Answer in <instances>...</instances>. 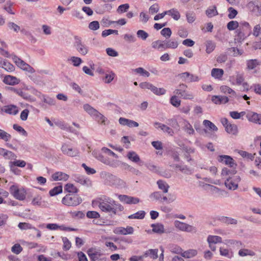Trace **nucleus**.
<instances>
[{
	"mask_svg": "<svg viewBox=\"0 0 261 261\" xmlns=\"http://www.w3.org/2000/svg\"><path fill=\"white\" fill-rule=\"evenodd\" d=\"M140 87L142 89L150 90L154 94L156 93L157 87L148 82H143L139 84Z\"/></svg>",
	"mask_w": 261,
	"mask_h": 261,
	"instance_id": "obj_30",
	"label": "nucleus"
},
{
	"mask_svg": "<svg viewBox=\"0 0 261 261\" xmlns=\"http://www.w3.org/2000/svg\"><path fill=\"white\" fill-rule=\"evenodd\" d=\"M224 71L223 69L219 68H213L212 70V75L217 79H220L223 75Z\"/></svg>",
	"mask_w": 261,
	"mask_h": 261,
	"instance_id": "obj_39",
	"label": "nucleus"
},
{
	"mask_svg": "<svg viewBox=\"0 0 261 261\" xmlns=\"http://www.w3.org/2000/svg\"><path fill=\"white\" fill-rule=\"evenodd\" d=\"M167 14L171 15L172 18L176 20H178L180 18V14L176 9H172L167 11Z\"/></svg>",
	"mask_w": 261,
	"mask_h": 261,
	"instance_id": "obj_47",
	"label": "nucleus"
},
{
	"mask_svg": "<svg viewBox=\"0 0 261 261\" xmlns=\"http://www.w3.org/2000/svg\"><path fill=\"white\" fill-rule=\"evenodd\" d=\"M206 14L208 17H212L218 15V12L216 9V7L214 6L212 7H210L206 10Z\"/></svg>",
	"mask_w": 261,
	"mask_h": 261,
	"instance_id": "obj_44",
	"label": "nucleus"
},
{
	"mask_svg": "<svg viewBox=\"0 0 261 261\" xmlns=\"http://www.w3.org/2000/svg\"><path fill=\"white\" fill-rule=\"evenodd\" d=\"M134 71L138 74H140L144 76L148 77L150 75V73L148 71L145 70L142 67H139L136 68Z\"/></svg>",
	"mask_w": 261,
	"mask_h": 261,
	"instance_id": "obj_58",
	"label": "nucleus"
},
{
	"mask_svg": "<svg viewBox=\"0 0 261 261\" xmlns=\"http://www.w3.org/2000/svg\"><path fill=\"white\" fill-rule=\"evenodd\" d=\"M224 243L234 249H239L243 246V244L241 241L235 240H225Z\"/></svg>",
	"mask_w": 261,
	"mask_h": 261,
	"instance_id": "obj_15",
	"label": "nucleus"
},
{
	"mask_svg": "<svg viewBox=\"0 0 261 261\" xmlns=\"http://www.w3.org/2000/svg\"><path fill=\"white\" fill-rule=\"evenodd\" d=\"M42 203V197L40 195H37L34 197L32 201V204L33 205L41 206Z\"/></svg>",
	"mask_w": 261,
	"mask_h": 261,
	"instance_id": "obj_56",
	"label": "nucleus"
},
{
	"mask_svg": "<svg viewBox=\"0 0 261 261\" xmlns=\"http://www.w3.org/2000/svg\"><path fill=\"white\" fill-rule=\"evenodd\" d=\"M206 53L208 54L211 53L215 48L216 44L212 41H207L205 43Z\"/></svg>",
	"mask_w": 261,
	"mask_h": 261,
	"instance_id": "obj_45",
	"label": "nucleus"
},
{
	"mask_svg": "<svg viewBox=\"0 0 261 261\" xmlns=\"http://www.w3.org/2000/svg\"><path fill=\"white\" fill-rule=\"evenodd\" d=\"M220 91L223 93L229 95L230 97H236V92L227 86H222L220 87Z\"/></svg>",
	"mask_w": 261,
	"mask_h": 261,
	"instance_id": "obj_25",
	"label": "nucleus"
},
{
	"mask_svg": "<svg viewBox=\"0 0 261 261\" xmlns=\"http://www.w3.org/2000/svg\"><path fill=\"white\" fill-rule=\"evenodd\" d=\"M12 252L16 254H19L22 251V248L19 244H15L11 248Z\"/></svg>",
	"mask_w": 261,
	"mask_h": 261,
	"instance_id": "obj_60",
	"label": "nucleus"
},
{
	"mask_svg": "<svg viewBox=\"0 0 261 261\" xmlns=\"http://www.w3.org/2000/svg\"><path fill=\"white\" fill-rule=\"evenodd\" d=\"M219 220L221 222L227 224H236L237 223V220L225 216L220 217L219 218Z\"/></svg>",
	"mask_w": 261,
	"mask_h": 261,
	"instance_id": "obj_31",
	"label": "nucleus"
},
{
	"mask_svg": "<svg viewBox=\"0 0 261 261\" xmlns=\"http://www.w3.org/2000/svg\"><path fill=\"white\" fill-rule=\"evenodd\" d=\"M246 117L250 122L261 124V114L253 112H249L246 115Z\"/></svg>",
	"mask_w": 261,
	"mask_h": 261,
	"instance_id": "obj_12",
	"label": "nucleus"
},
{
	"mask_svg": "<svg viewBox=\"0 0 261 261\" xmlns=\"http://www.w3.org/2000/svg\"><path fill=\"white\" fill-rule=\"evenodd\" d=\"M62 186H58L57 187H55L53 189L49 191V195L51 196H54L55 195H57L59 194H60L62 192Z\"/></svg>",
	"mask_w": 261,
	"mask_h": 261,
	"instance_id": "obj_49",
	"label": "nucleus"
},
{
	"mask_svg": "<svg viewBox=\"0 0 261 261\" xmlns=\"http://www.w3.org/2000/svg\"><path fill=\"white\" fill-rule=\"evenodd\" d=\"M10 192L15 198L23 200L25 198L26 191L24 189H19L16 185H12L10 188Z\"/></svg>",
	"mask_w": 261,
	"mask_h": 261,
	"instance_id": "obj_4",
	"label": "nucleus"
},
{
	"mask_svg": "<svg viewBox=\"0 0 261 261\" xmlns=\"http://www.w3.org/2000/svg\"><path fill=\"white\" fill-rule=\"evenodd\" d=\"M12 59L16 65L22 70L28 71L30 73H33L35 72V70L33 67L16 56L12 55Z\"/></svg>",
	"mask_w": 261,
	"mask_h": 261,
	"instance_id": "obj_5",
	"label": "nucleus"
},
{
	"mask_svg": "<svg viewBox=\"0 0 261 261\" xmlns=\"http://www.w3.org/2000/svg\"><path fill=\"white\" fill-rule=\"evenodd\" d=\"M119 122L122 125H127L129 127H138L139 126L138 122L123 117L119 118Z\"/></svg>",
	"mask_w": 261,
	"mask_h": 261,
	"instance_id": "obj_19",
	"label": "nucleus"
},
{
	"mask_svg": "<svg viewBox=\"0 0 261 261\" xmlns=\"http://www.w3.org/2000/svg\"><path fill=\"white\" fill-rule=\"evenodd\" d=\"M238 254L241 257H244L246 256H253L255 255V253L250 249H242L241 248L239 251Z\"/></svg>",
	"mask_w": 261,
	"mask_h": 261,
	"instance_id": "obj_29",
	"label": "nucleus"
},
{
	"mask_svg": "<svg viewBox=\"0 0 261 261\" xmlns=\"http://www.w3.org/2000/svg\"><path fill=\"white\" fill-rule=\"evenodd\" d=\"M245 31L241 27H239V28L236 30V35L234 39L236 41L241 43L246 38L247 36L244 32Z\"/></svg>",
	"mask_w": 261,
	"mask_h": 261,
	"instance_id": "obj_21",
	"label": "nucleus"
},
{
	"mask_svg": "<svg viewBox=\"0 0 261 261\" xmlns=\"http://www.w3.org/2000/svg\"><path fill=\"white\" fill-rule=\"evenodd\" d=\"M152 227L153 232L158 233L162 234L165 232L164 225L160 223L152 224L151 225Z\"/></svg>",
	"mask_w": 261,
	"mask_h": 261,
	"instance_id": "obj_28",
	"label": "nucleus"
},
{
	"mask_svg": "<svg viewBox=\"0 0 261 261\" xmlns=\"http://www.w3.org/2000/svg\"><path fill=\"white\" fill-rule=\"evenodd\" d=\"M84 109L89 114L93 117L95 116L96 114H97V111L92 107L88 104H86L84 105Z\"/></svg>",
	"mask_w": 261,
	"mask_h": 261,
	"instance_id": "obj_42",
	"label": "nucleus"
},
{
	"mask_svg": "<svg viewBox=\"0 0 261 261\" xmlns=\"http://www.w3.org/2000/svg\"><path fill=\"white\" fill-rule=\"evenodd\" d=\"M127 157L132 162L139 164L140 166L143 165V162L141 161L139 156L135 151H129L127 153Z\"/></svg>",
	"mask_w": 261,
	"mask_h": 261,
	"instance_id": "obj_17",
	"label": "nucleus"
},
{
	"mask_svg": "<svg viewBox=\"0 0 261 261\" xmlns=\"http://www.w3.org/2000/svg\"><path fill=\"white\" fill-rule=\"evenodd\" d=\"M94 117L98 123L103 125L107 124V119L98 111L97 112V114H96Z\"/></svg>",
	"mask_w": 261,
	"mask_h": 261,
	"instance_id": "obj_34",
	"label": "nucleus"
},
{
	"mask_svg": "<svg viewBox=\"0 0 261 261\" xmlns=\"http://www.w3.org/2000/svg\"><path fill=\"white\" fill-rule=\"evenodd\" d=\"M43 101L50 106H54L56 103V101L54 98H51L49 96H46L44 95L42 96Z\"/></svg>",
	"mask_w": 261,
	"mask_h": 261,
	"instance_id": "obj_57",
	"label": "nucleus"
},
{
	"mask_svg": "<svg viewBox=\"0 0 261 261\" xmlns=\"http://www.w3.org/2000/svg\"><path fill=\"white\" fill-rule=\"evenodd\" d=\"M230 79L233 80L235 79L236 80V84L240 85H241L244 81V79L243 77V75L242 74L237 73L236 77L232 76L230 77Z\"/></svg>",
	"mask_w": 261,
	"mask_h": 261,
	"instance_id": "obj_54",
	"label": "nucleus"
},
{
	"mask_svg": "<svg viewBox=\"0 0 261 261\" xmlns=\"http://www.w3.org/2000/svg\"><path fill=\"white\" fill-rule=\"evenodd\" d=\"M241 181V178L239 176L227 178L225 181V186L229 190H234L238 187V183Z\"/></svg>",
	"mask_w": 261,
	"mask_h": 261,
	"instance_id": "obj_7",
	"label": "nucleus"
},
{
	"mask_svg": "<svg viewBox=\"0 0 261 261\" xmlns=\"http://www.w3.org/2000/svg\"><path fill=\"white\" fill-rule=\"evenodd\" d=\"M52 178L55 181H66L69 178V175L62 172H57L52 175Z\"/></svg>",
	"mask_w": 261,
	"mask_h": 261,
	"instance_id": "obj_23",
	"label": "nucleus"
},
{
	"mask_svg": "<svg viewBox=\"0 0 261 261\" xmlns=\"http://www.w3.org/2000/svg\"><path fill=\"white\" fill-rule=\"evenodd\" d=\"M61 151L62 153L68 156L74 157L79 155V151L75 148L71 146L70 145L64 143L62 145Z\"/></svg>",
	"mask_w": 261,
	"mask_h": 261,
	"instance_id": "obj_6",
	"label": "nucleus"
},
{
	"mask_svg": "<svg viewBox=\"0 0 261 261\" xmlns=\"http://www.w3.org/2000/svg\"><path fill=\"white\" fill-rule=\"evenodd\" d=\"M93 154L98 160H99L101 162L103 163L104 164L108 165H110V166L113 165V164L111 163V162L109 160V159H108L107 158L104 157L100 153H98L95 151H93Z\"/></svg>",
	"mask_w": 261,
	"mask_h": 261,
	"instance_id": "obj_27",
	"label": "nucleus"
},
{
	"mask_svg": "<svg viewBox=\"0 0 261 261\" xmlns=\"http://www.w3.org/2000/svg\"><path fill=\"white\" fill-rule=\"evenodd\" d=\"M180 100H179L176 95L172 96L170 98L171 103L175 107H178L180 105Z\"/></svg>",
	"mask_w": 261,
	"mask_h": 261,
	"instance_id": "obj_59",
	"label": "nucleus"
},
{
	"mask_svg": "<svg viewBox=\"0 0 261 261\" xmlns=\"http://www.w3.org/2000/svg\"><path fill=\"white\" fill-rule=\"evenodd\" d=\"M183 129L189 135H193L195 134V130L193 128V126L189 122L186 120H184V121Z\"/></svg>",
	"mask_w": 261,
	"mask_h": 261,
	"instance_id": "obj_24",
	"label": "nucleus"
},
{
	"mask_svg": "<svg viewBox=\"0 0 261 261\" xmlns=\"http://www.w3.org/2000/svg\"><path fill=\"white\" fill-rule=\"evenodd\" d=\"M261 63L256 59L249 60L247 61V68L249 69H253Z\"/></svg>",
	"mask_w": 261,
	"mask_h": 261,
	"instance_id": "obj_40",
	"label": "nucleus"
},
{
	"mask_svg": "<svg viewBox=\"0 0 261 261\" xmlns=\"http://www.w3.org/2000/svg\"><path fill=\"white\" fill-rule=\"evenodd\" d=\"M220 254L221 255L230 258L232 256V252L227 248L223 247L220 248Z\"/></svg>",
	"mask_w": 261,
	"mask_h": 261,
	"instance_id": "obj_50",
	"label": "nucleus"
},
{
	"mask_svg": "<svg viewBox=\"0 0 261 261\" xmlns=\"http://www.w3.org/2000/svg\"><path fill=\"white\" fill-rule=\"evenodd\" d=\"M3 82L7 85H14L18 84L20 82V80L15 76L7 75L5 76Z\"/></svg>",
	"mask_w": 261,
	"mask_h": 261,
	"instance_id": "obj_20",
	"label": "nucleus"
},
{
	"mask_svg": "<svg viewBox=\"0 0 261 261\" xmlns=\"http://www.w3.org/2000/svg\"><path fill=\"white\" fill-rule=\"evenodd\" d=\"M237 173V171L234 169H232L231 170H229L227 168H224L222 170L221 175L223 177H225L230 174L234 175Z\"/></svg>",
	"mask_w": 261,
	"mask_h": 261,
	"instance_id": "obj_52",
	"label": "nucleus"
},
{
	"mask_svg": "<svg viewBox=\"0 0 261 261\" xmlns=\"http://www.w3.org/2000/svg\"><path fill=\"white\" fill-rule=\"evenodd\" d=\"M11 138V135L5 132L4 130L0 129V140H3L5 142L9 141Z\"/></svg>",
	"mask_w": 261,
	"mask_h": 261,
	"instance_id": "obj_48",
	"label": "nucleus"
},
{
	"mask_svg": "<svg viewBox=\"0 0 261 261\" xmlns=\"http://www.w3.org/2000/svg\"><path fill=\"white\" fill-rule=\"evenodd\" d=\"M82 202V199L77 195L67 194L62 198V202L68 206H75Z\"/></svg>",
	"mask_w": 261,
	"mask_h": 261,
	"instance_id": "obj_2",
	"label": "nucleus"
},
{
	"mask_svg": "<svg viewBox=\"0 0 261 261\" xmlns=\"http://www.w3.org/2000/svg\"><path fill=\"white\" fill-rule=\"evenodd\" d=\"M225 130L228 133L234 135H237L238 132L237 126L230 123L228 125H226Z\"/></svg>",
	"mask_w": 261,
	"mask_h": 261,
	"instance_id": "obj_35",
	"label": "nucleus"
},
{
	"mask_svg": "<svg viewBox=\"0 0 261 261\" xmlns=\"http://www.w3.org/2000/svg\"><path fill=\"white\" fill-rule=\"evenodd\" d=\"M219 161L234 169L237 165L234 160L228 155H222L219 156Z\"/></svg>",
	"mask_w": 261,
	"mask_h": 261,
	"instance_id": "obj_10",
	"label": "nucleus"
},
{
	"mask_svg": "<svg viewBox=\"0 0 261 261\" xmlns=\"http://www.w3.org/2000/svg\"><path fill=\"white\" fill-rule=\"evenodd\" d=\"M25 162L22 160H16L10 162V169L12 172H14V168H15V167L18 166L22 168L25 167Z\"/></svg>",
	"mask_w": 261,
	"mask_h": 261,
	"instance_id": "obj_26",
	"label": "nucleus"
},
{
	"mask_svg": "<svg viewBox=\"0 0 261 261\" xmlns=\"http://www.w3.org/2000/svg\"><path fill=\"white\" fill-rule=\"evenodd\" d=\"M197 254V251L196 250L190 249L181 253V255L185 258H189L196 256Z\"/></svg>",
	"mask_w": 261,
	"mask_h": 261,
	"instance_id": "obj_32",
	"label": "nucleus"
},
{
	"mask_svg": "<svg viewBox=\"0 0 261 261\" xmlns=\"http://www.w3.org/2000/svg\"><path fill=\"white\" fill-rule=\"evenodd\" d=\"M159 188L162 190L164 193H166L168 191L169 188V185L164 181L162 180H159L157 181Z\"/></svg>",
	"mask_w": 261,
	"mask_h": 261,
	"instance_id": "obj_37",
	"label": "nucleus"
},
{
	"mask_svg": "<svg viewBox=\"0 0 261 261\" xmlns=\"http://www.w3.org/2000/svg\"><path fill=\"white\" fill-rule=\"evenodd\" d=\"M187 86L184 84H180L173 93L185 99H192L194 97L192 93L187 90Z\"/></svg>",
	"mask_w": 261,
	"mask_h": 261,
	"instance_id": "obj_3",
	"label": "nucleus"
},
{
	"mask_svg": "<svg viewBox=\"0 0 261 261\" xmlns=\"http://www.w3.org/2000/svg\"><path fill=\"white\" fill-rule=\"evenodd\" d=\"M207 241L208 243L217 244L222 242L221 237L218 236L210 235L207 238Z\"/></svg>",
	"mask_w": 261,
	"mask_h": 261,
	"instance_id": "obj_33",
	"label": "nucleus"
},
{
	"mask_svg": "<svg viewBox=\"0 0 261 261\" xmlns=\"http://www.w3.org/2000/svg\"><path fill=\"white\" fill-rule=\"evenodd\" d=\"M2 111L7 114L13 115H16L19 112L18 107L16 106L13 105H10L4 106L2 108Z\"/></svg>",
	"mask_w": 261,
	"mask_h": 261,
	"instance_id": "obj_16",
	"label": "nucleus"
},
{
	"mask_svg": "<svg viewBox=\"0 0 261 261\" xmlns=\"http://www.w3.org/2000/svg\"><path fill=\"white\" fill-rule=\"evenodd\" d=\"M67 61H70L72 63L73 65L75 67L79 66L82 63V60L81 58L75 56L71 57L67 59Z\"/></svg>",
	"mask_w": 261,
	"mask_h": 261,
	"instance_id": "obj_41",
	"label": "nucleus"
},
{
	"mask_svg": "<svg viewBox=\"0 0 261 261\" xmlns=\"http://www.w3.org/2000/svg\"><path fill=\"white\" fill-rule=\"evenodd\" d=\"M174 226L176 228L182 231L189 232L196 231V229L195 227L178 220L175 221Z\"/></svg>",
	"mask_w": 261,
	"mask_h": 261,
	"instance_id": "obj_8",
	"label": "nucleus"
},
{
	"mask_svg": "<svg viewBox=\"0 0 261 261\" xmlns=\"http://www.w3.org/2000/svg\"><path fill=\"white\" fill-rule=\"evenodd\" d=\"M118 199L121 202L127 204H135L140 202L139 198L126 195H119Z\"/></svg>",
	"mask_w": 261,
	"mask_h": 261,
	"instance_id": "obj_9",
	"label": "nucleus"
},
{
	"mask_svg": "<svg viewBox=\"0 0 261 261\" xmlns=\"http://www.w3.org/2000/svg\"><path fill=\"white\" fill-rule=\"evenodd\" d=\"M165 43V48H176L177 47L178 45V43L176 41H173V40H167L164 41Z\"/></svg>",
	"mask_w": 261,
	"mask_h": 261,
	"instance_id": "obj_46",
	"label": "nucleus"
},
{
	"mask_svg": "<svg viewBox=\"0 0 261 261\" xmlns=\"http://www.w3.org/2000/svg\"><path fill=\"white\" fill-rule=\"evenodd\" d=\"M134 232V228L132 226H127L126 228L122 227H117L114 230V233L117 234H130Z\"/></svg>",
	"mask_w": 261,
	"mask_h": 261,
	"instance_id": "obj_13",
	"label": "nucleus"
},
{
	"mask_svg": "<svg viewBox=\"0 0 261 261\" xmlns=\"http://www.w3.org/2000/svg\"><path fill=\"white\" fill-rule=\"evenodd\" d=\"M239 27V23L237 21H230L227 24V28L230 31L234 30Z\"/></svg>",
	"mask_w": 261,
	"mask_h": 261,
	"instance_id": "obj_55",
	"label": "nucleus"
},
{
	"mask_svg": "<svg viewBox=\"0 0 261 261\" xmlns=\"http://www.w3.org/2000/svg\"><path fill=\"white\" fill-rule=\"evenodd\" d=\"M137 35L138 38H141L143 40H146L149 36V35L147 33L141 30H138L137 31Z\"/></svg>",
	"mask_w": 261,
	"mask_h": 261,
	"instance_id": "obj_61",
	"label": "nucleus"
},
{
	"mask_svg": "<svg viewBox=\"0 0 261 261\" xmlns=\"http://www.w3.org/2000/svg\"><path fill=\"white\" fill-rule=\"evenodd\" d=\"M74 46L76 50L82 55H86L88 53V47L82 43L81 40L77 39L75 42Z\"/></svg>",
	"mask_w": 261,
	"mask_h": 261,
	"instance_id": "obj_11",
	"label": "nucleus"
},
{
	"mask_svg": "<svg viewBox=\"0 0 261 261\" xmlns=\"http://www.w3.org/2000/svg\"><path fill=\"white\" fill-rule=\"evenodd\" d=\"M161 34L166 38H169L172 34L171 30L169 28H164L161 31Z\"/></svg>",
	"mask_w": 261,
	"mask_h": 261,
	"instance_id": "obj_62",
	"label": "nucleus"
},
{
	"mask_svg": "<svg viewBox=\"0 0 261 261\" xmlns=\"http://www.w3.org/2000/svg\"><path fill=\"white\" fill-rule=\"evenodd\" d=\"M151 46L155 49H159L161 47L166 48L165 42H162L161 40H157L153 42L151 44Z\"/></svg>",
	"mask_w": 261,
	"mask_h": 261,
	"instance_id": "obj_53",
	"label": "nucleus"
},
{
	"mask_svg": "<svg viewBox=\"0 0 261 261\" xmlns=\"http://www.w3.org/2000/svg\"><path fill=\"white\" fill-rule=\"evenodd\" d=\"M18 227L21 230H27L30 229H33L34 227L31 224L28 223L20 222L18 224Z\"/></svg>",
	"mask_w": 261,
	"mask_h": 261,
	"instance_id": "obj_64",
	"label": "nucleus"
},
{
	"mask_svg": "<svg viewBox=\"0 0 261 261\" xmlns=\"http://www.w3.org/2000/svg\"><path fill=\"white\" fill-rule=\"evenodd\" d=\"M145 215V212L144 211H140L134 214L128 216V218L129 219H142L144 218Z\"/></svg>",
	"mask_w": 261,
	"mask_h": 261,
	"instance_id": "obj_36",
	"label": "nucleus"
},
{
	"mask_svg": "<svg viewBox=\"0 0 261 261\" xmlns=\"http://www.w3.org/2000/svg\"><path fill=\"white\" fill-rule=\"evenodd\" d=\"M105 74L106 75L103 79L105 80V83L109 84L114 80L115 74L112 71H108V72Z\"/></svg>",
	"mask_w": 261,
	"mask_h": 261,
	"instance_id": "obj_43",
	"label": "nucleus"
},
{
	"mask_svg": "<svg viewBox=\"0 0 261 261\" xmlns=\"http://www.w3.org/2000/svg\"><path fill=\"white\" fill-rule=\"evenodd\" d=\"M99 207L103 212L116 215L118 212H122L123 206L120 203L110 198L101 199L99 202Z\"/></svg>",
	"mask_w": 261,
	"mask_h": 261,
	"instance_id": "obj_1",
	"label": "nucleus"
},
{
	"mask_svg": "<svg viewBox=\"0 0 261 261\" xmlns=\"http://www.w3.org/2000/svg\"><path fill=\"white\" fill-rule=\"evenodd\" d=\"M87 253L90 259L93 261L98 259L101 255L100 251L93 248L89 249L87 251Z\"/></svg>",
	"mask_w": 261,
	"mask_h": 261,
	"instance_id": "obj_22",
	"label": "nucleus"
},
{
	"mask_svg": "<svg viewBox=\"0 0 261 261\" xmlns=\"http://www.w3.org/2000/svg\"><path fill=\"white\" fill-rule=\"evenodd\" d=\"M203 124L205 127L208 128L214 132H217L218 130L217 127L210 120H204L203 121Z\"/></svg>",
	"mask_w": 261,
	"mask_h": 261,
	"instance_id": "obj_38",
	"label": "nucleus"
},
{
	"mask_svg": "<svg viewBox=\"0 0 261 261\" xmlns=\"http://www.w3.org/2000/svg\"><path fill=\"white\" fill-rule=\"evenodd\" d=\"M64 189L69 193H76L78 192L77 189L72 184H67L65 186Z\"/></svg>",
	"mask_w": 261,
	"mask_h": 261,
	"instance_id": "obj_51",
	"label": "nucleus"
},
{
	"mask_svg": "<svg viewBox=\"0 0 261 261\" xmlns=\"http://www.w3.org/2000/svg\"><path fill=\"white\" fill-rule=\"evenodd\" d=\"M10 89L14 92V93L18 94L19 96L22 97L23 99L30 100L31 101H34L35 99L32 97V96L28 94L27 93L23 91L21 89H16L13 87H10Z\"/></svg>",
	"mask_w": 261,
	"mask_h": 261,
	"instance_id": "obj_14",
	"label": "nucleus"
},
{
	"mask_svg": "<svg viewBox=\"0 0 261 261\" xmlns=\"http://www.w3.org/2000/svg\"><path fill=\"white\" fill-rule=\"evenodd\" d=\"M252 34L255 37H259L261 35V27L260 24H256L254 27Z\"/></svg>",
	"mask_w": 261,
	"mask_h": 261,
	"instance_id": "obj_63",
	"label": "nucleus"
},
{
	"mask_svg": "<svg viewBox=\"0 0 261 261\" xmlns=\"http://www.w3.org/2000/svg\"><path fill=\"white\" fill-rule=\"evenodd\" d=\"M249 9L257 15H261V5L250 2L248 4Z\"/></svg>",
	"mask_w": 261,
	"mask_h": 261,
	"instance_id": "obj_18",
	"label": "nucleus"
}]
</instances>
